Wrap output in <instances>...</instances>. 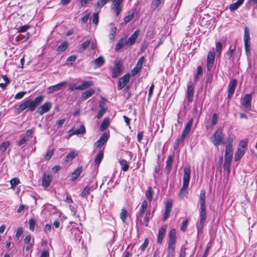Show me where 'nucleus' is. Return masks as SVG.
I'll return each instance as SVG.
<instances>
[{"instance_id":"obj_1","label":"nucleus","mask_w":257,"mask_h":257,"mask_svg":"<svg viewBox=\"0 0 257 257\" xmlns=\"http://www.w3.org/2000/svg\"><path fill=\"white\" fill-rule=\"evenodd\" d=\"M44 97L43 96H39L36 97L34 100L28 99L24 102L17 105L16 107L17 113H20L26 108H29L31 111H34L43 101Z\"/></svg>"},{"instance_id":"obj_2","label":"nucleus","mask_w":257,"mask_h":257,"mask_svg":"<svg viewBox=\"0 0 257 257\" xmlns=\"http://www.w3.org/2000/svg\"><path fill=\"white\" fill-rule=\"evenodd\" d=\"M44 97L43 96H39L36 97L34 100L28 99L24 102L17 105L16 107L17 113H20L26 108H29L31 111H34L43 101Z\"/></svg>"},{"instance_id":"obj_3","label":"nucleus","mask_w":257,"mask_h":257,"mask_svg":"<svg viewBox=\"0 0 257 257\" xmlns=\"http://www.w3.org/2000/svg\"><path fill=\"white\" fill-rule=\"evenodd\" d=\"M205 191L202 190L200 194V210L199 213L200 220L197 226L198 233L202 232L206 217V206H205Z\"/></svg>"},{"instance_id":"obj_4","label":"nucleus","mask_w":257,"mask_h":257,"mask_svg":"<svg viewBox=\"0 0 257 257\" xmlns=\"http://www.w3.org/2000/svg\"><path fill=\"white\" fill-rule=\"evenodd\" d=\"M190 167L189 165H186L184 169L183 184L179 192V197L181 198L184 197L187 192L190 176Z\"/></svg>"},{"instance_id":"obj_5","label":"nucleus","mask_w":257,"mask_h":257,"mask_svg":"<svg viewBox=\"0 0 257 257\" xmlns=\"http://www.w3.org/2000/svg\"><path fill=\"white\" fill-rule=\"evenodd\" d=\"M224 136L221 128H218L213 135L210 137V140L213 145L217 146L221 144H224Z\"/></svg>"},{"instance_id":"obj_6","label":"nucleus","mask_w":257,"mask_h":257,"mask_svg":"<svg viewBox=\"0 0 257 257\" xmlns=\"http://www.w3.org/2000/svg\"><path fill=\"white\" fill-rule=\"evenodd\" d=\"M243 40L245 52L248 55L250 54V33L249 29L246 27L244 28Z\"/></svg>"},{"instance_id":"obj_7","label":"nucleus","mask_w":257,"mask_h":257,"mask_svg":"<svg viewBox=\"0 0 257 257\" xmlns=\"http://www.w3.org/2000/svg\"><path fill=\"white\" fill-rule=\"evenodd\" d=\"M215 58V52L214 49L210 50L207 55V68L208 71H210L212 68Z\"/></svg>"},{"instance_id":"obj_8","label":"nucleus","mask_w":257,"mask_h":257,"mask_svg":"<svg viewBox=\"0 0 257 257\" xmlns=\"http://www.w3.org/2000/svg\"><path fill=\"white\" fill-rule=\"evenodd\" d=\"M109 135L107 133L102 134L99 139L95 143L94 146L97 148H100L108 140Z\"/></svg>"},{"instance_id":"obj_9","label":"nucleus","mask_w":257,"mask_h":257,"mask_svg":"<svg viewBox=\"0 0 257 257\" xmlns=\"http://www.w3.org/2000/svg\"><path fill=\"white\" fill-rule=\"evenodd\" d=\"M52 107V103L50 101L45 102L37 110V112L40 115H42L49 111Z\"/></svg>"},{"instance_id":"obj_10","label":"nucleus","mask_w":257,"mask_h":257,"mask_svg":"<svg viewBox=\"0 0 257 257\" xmlns=\"http://www.w3.org/2000/svg\"><path fill=\"white\" fill-rule=\"evenodd\" d=\"M130 75L129 74H126L119 79L118 82V89H122L129 82Z\"/></svg>"},{"instance_id":"obj_11","label":"nucleus","mask_w":257,"mask_h":257,"mask_svg":"<svg viewBox=\"0 0 257 257\" xmlns=\"http://www.w3.org/2000/svg\"><path fill=\"white\" fill-rule=\"evenodd\" d=\"M232 145L230 142H228L226 145L224 160L232 161Z\"/></svg>"},{"instance_id":"obj_12","label":"nucleus","mask_w":257,"mask_h":257,"mask_svg":"<svg viewBox=\"0 0 257 257\" xmlns=\"http://www.w3.org/2000/svg\"><path fill=\"white\" fill-rule=\"evenodd\" d=\"M122 0H114L112 4L111 8L116 12V16H118L122 11L121 3Z\"/></svg>"},{"instance_id":"obj_13","label":"nucleus","mask_w":257,"mask_h":257,"mask_svg":"<svg viewBox=\"0 0 257 257\" xmlns=\"http://www.w3.org/2000/svg\"><path fill=\"white\" fill-rule=\"evenodd\" d=\"M251 95L250 94H246L243 100L242 105L246 110H250L251 108Z\"/></svg>"},{"instance_id":"obj_14","label":"nucleus","mask_w":257,"mask_h":257,"mask_svg":"<svg viewBox=\"0 0 257 257\" xmlns=\"http://www.w3.org/2000/svg\"><path fill=\"white\" fill-rule=\"evenodd\" d=\"M194 95V85L192 82H189L187 84V99L191 102L193 100Z\"/></svg>"},{"instance_id":"obj_15","label":"nucleus","mask_w":257,"mask_h":257,"mask_svg":"<svg viewBox=\"0 0 257 257\" xmlns=\"http://www.w3.org/2000/svg\"><path fill=\"white\" fill-rule=\"evenodd\" d=\"M237 81L236 79L232 80L229 85L228 88V95L227 97L228 98H230L232 95L234 93L235 88L236 86Z\"/></svg>"},{"instance_id":"obj_16","label":"nucleus","mask_w":257,"mask_h":257,"mask_svg":"<svg viewBox=\"0 0 257 257\" xmlns=\"http://www.w3.org/2000/svg\"><path fill=\"white\" fill-rule=\"evenodd\" d=\"M121 64L119 62L116 63L112 70V77L116 78L119 75L122 70Z\"/></svg>"},{"instance_id":"obj_17","label":"nucleus","mask_w":257,"mask_h":257,"mask_svg":"<svg viewBox=\"0 0 257 257\" xmlns=\"http://www.w3.org/2000/svg\"><path fill=\"white\" fill-rule=\"evenodd\" d=\"M139 34V30H137L134 32V33L128 38V39L126 40V45L128 46H131L134 44L136 40H137Z\"/></svg>"},{"instance_id":"obj_18","label":"nucleus","mask_w":257,"mask_h":257,"mask_svg":"<svg viewBox=\"0 0 257 257\" xmlns=\"http://www.w3.org/2000/svg\"><path fill=\"white\" fill-rule=\"evenodd\" d=\"M193 123V119H191L187 123L185 127L184 128L182 135V140H184L185 138L188 135L190 131L191 127Z\"/></svg>"},{"instance_id":"obj_19","label":"nucleus","mask_w":257,"mask_h":257,"mask_svg":"<svg viewBox=\"0 0 257 257\" xmlns=\"http://www.w3.org/2000/svg\"><path fill=\"white\" fill-rule=\"evenodd\" d=\"M51 181L52 176L49 174L45 173L43 177L42 185L46 188L50 185Z\"/></svg>"},{"instance_id":"obj_20","label":"nucleus","mask_w":257,"mask_h":257,"mask_svg":"<svg viewBox=\"0 0 257 257\" xmlns=\"http://www.w3.org/2000/svg\"><path fill=\"white\" fill-rule=\"evenodd\" d=\"M172 207V205L171 203L168 202L165 205V210L164 214V216L163 217V220L166 221V220L168 218L170 213L171 210V208Z\"/></svg>"},{"instance_id":"obj_21","label":"nucleus","mask_w":257,"mask_h":257,"mask_svg":"<svg viewBox=\"0 0 257 257\" xmlns=\"http://www.w3.org/2000/svg\"><path fill=\"white\" fill-rule=\"evenodd\" d=\"M95 92V90L90 89L82 93L81 95V100H84L91 97Z\"/></svg>"},{"instance_id":"obj_22","label":"nucleus","mask_w":257,"mask_h":257,"mask_svg":"<svg viewBox=\"0 0 257 257\" xmlns=\"http://www.w3.org/2000/svg\"><path fill=\"white\" fill-rule=\"evenodd\" d=\"M94 190L93 187L87 186H86L81 192L80 196L82 197H87L89 194L90 192Z\"/></svg>"},{"instance_id":"obj_23","label":"nucleus","mask_w":257,"mask_h":257,"mask_svg":"<svg viewBox=\"0 0 257 257\" xmlns=\"http://www.w3.org/2000/svg\"><path fill=\"white\" fill-rule=\"evenodd\" d=\"M93 85V82L92 81H84L82 83L78 86V88L80 90H83Z\"/></svg>"},{"instance_id":"obj_24","label":"nucleus","mask_w":257,"mask_h":257,"mask_svg":"<svg viewBox=\"0 0 257 257\" xmlns=\"http://www.w3.org/2000/svg\"><path fill=\"white\" fill-rule=\"evenodd\" d=\"M166 226H162L159 229L158 235V241H162L166 232Z\"/></svg>"},{"instance_id":"obj_25","label":"nucleus","mask_w":257,"mask_h":257,"mask_svg":"<svg viewBox=\"0 0 257 257\" xmlns=\"http://www.w3.org/2000/svg\"><path fill=\"white\" fill-rule=\"evenodd\" d=\"M173 157L172 156H169L168 157L167 161H166V169L167 170V173L169 174L170 172V171L172 169V163H173Z\"/></svg>"},{"instance_id":"obj_26","label":"nucleus","mask_w":257,"mask_h":257,"mask_svg":"<svg viewBox=\"0 0 257 257\" xmlns=\"http://www.w3.org/2000/svg\"><path fill=\"white\" fill-rule=\"evenodd\" d=\"M82 168L81 167H79L77 168L72 174L71 175V179L73 181L75 180L78 178V177L80 175L81 173L82 172Z\"/></svg>"},{"instance_id":"obj_27","label":"nucleus","mask_w":257,"mask_h":257,"mask_svg":"<svg viewBox=\"0 0 257 257\" xmlns=\"http://www.w3.org/2000/svg\"><path fill=\"white\" fill-rule=\"evenodd\" d=\"M104 58L102 56H99L92 62L95 65L96 67H100L104 64Z\"/></svg>"},{"instance_id":"obj_28","label":"nucleus","mask_w":257,"mask_h":257,"mask_svg":"<svg viewBox=\"0 0 257 257\" xmlns=\"http://www.w3.org/2000/svg\"><path fill=\"white\" fill-rule=\"evenodd\" d=\"M244 0H238L236 2L230 5L229 9L231 11L236 10L243 3Z\"/></svg>"},{"instance_id":"obj_29","label":"nucleus","mask_w":257,"mask_h":257,"mask_svg":"<svg viewBox=\"0 0 257 257\" xmlns=\"http://www.w3.org/2000/svg\"><path fill=\"white\" fill-rule=\"evenodd\" d=\"M78 153L76 151H72L69 153L65 158L66 162H69L72 161L73 159H74L76 156H77Z\"/></svg>"},{"instance_id":"obj_30","label":"nucleus","mask_w":257,"mask_h":257,"mask_svg":"<svg viewBox=\"0 0 257 257\" xmlns=\"http://www.w3.org/2000/svg\"><path fill=\"white\" fill-rule=\"evenodd\" d=\"M125 45H126V39L124 38H122L120 39L117 44H116L115 47V51H118L120 49H121Z\"/></svg>"},{"instance_id":"obj_31","label":"nucleus","mask_w":257,"mask_h":257,"mask_svg":"<svg viewBox=\"0 0 257 257\" xmlns=\"http://www.w3.org/2000/svg\"><path fill=\"white\" fill-rule=\"evenodd\" d=\"M154 194V191L153 190L152 187H148V190H147V191L146 192V196L150 202L152 201V200L153 199Z\"/></svg>"},{"instance_id":"obj_32","label":"nucleus","mask_w":257,"mask_h":257,"mask_svg":"<svg viewBox=\"0 0 257 257\" xmlns=\"http://www.w3.org/2000/svg\"><path fill=\"white\" fill-rule=\"evenodd\" d=\"M109 1L110 0H99L94 5L93 7L96 10L100 9Z\"/></svg>"},{"instance_id":"obj_33","label":"nucleus","mask_w":257,"mask_h":257,"mask_svg":"<svg viewBox=\"0 0 257 257\" xmlns=\"http://www.w3.org/2000/svg\"><path fill=\"white\" fill-rule=\"evenodd\" d=\"M244 150L243 148H238L237 149V151L235 153V157L234 160L235 161H238L240 159V158L243 156L244 154Z\"/></svg>"},{"instance_id":"obj_34","label":"nucleus","mask_w":257,"mask_h":257,"mask_svg":"<svg viewBox=\"0 0 257 257\" xmlns=\"http://www.w3.org/2000/svg\"><path fill=\"white\" fill-rule=\"evenodd\" d=\"M119 162L120 165L122 166V170L124 172L127 171L129 168V165L127 162L125 160L120 159L119 160Z\"/></svg>"},{"instance_id":"obj_35","label":"nucleus","mask_w":257,"mask_h":257,"mask_svg":"<svg viewBox=\"0 0 257 257\" xmlns=\"http://www.w3.org/2000/svg\"><path fill=\"white\" fill-rule=\"evenodd\" d=\"M109 120L108 118H105L102 122L101 123L100 127L99 130L101 131H103L105 130L109 125Z\"/></svg>"},{"instance_id":"obj_36","label":"nucleus","mask_w":257,"mask_h":257,"mask_svg":"<svg viewBox=\"0 0 257 257\" xmlns=\"http://www.w3.org/2000/svg\"><path fill=\"white\" fill-rule=\"evenodd\" d=\"M103 157V151L102 150H100L99 152L97 153L96 158L95 159V164L99 165L100 163L101 162Z\"/></svg>"},{"instance_id":"obj_37","label":"nucleus","mask_w":257,"mask_h":257,"mask_svg":"<svg viewBox=\"0 0 257 257\" xmlns=\"http://www.w3.org/2000/svg\"><path fill=\"white\" fill-rule=\"evenodd\" d=\"M68 44L67 42L65 41L61 43L57 48V51L59 52H64L68 47Z\"/></svg>"},{"instance_id":"obj_38","label":"nucleus","mask_w":257,"mask_h":257,"mask_svg":"<svg viewBox=\"0 0 257 257\" xmlns=\"http://www.w3.org/2000/svg\"><path fill=\"white\" fill-rule=\"evenodd\" d=\"M29 35L28 33L25 35H19L16 37V40L21 42H24L26 41L29 38Z\"/></svg>"},{"instance_id":"obj_39","label":"nucleus","mask_w":257,"mask_h":257,"mask_svg":"<svg viewBox=\"0 0 257 257\" xmlns=\"http://www.w3.org/2000/svg\"><path fill=\"white\" fill-rule=\"evenodd\" d=\"M120 218L121 220L124 222L127 216V213L125 209L123 207L121 209V212L120 213Z\"/></svg>"},{"instance_id":"obj_40","label":"nucleus","mask_w":257,"mask_h":257,"mask_svg":"<svg viewBox=\"0 0 257 257\" xmlns=\"http://www.w3.org/2000/svg\"><path fill=\"white\" fill-rule=\"evenodd\" d=\"M116 30H117V29L115 27H112L110 30V33L109 35V40H110L111 42H113V41L114 39V38H115V36L116 35Z\"/></svg>"},{"instance_id":"obj_41","label":"nucleus","mask_w":257,"mask_h":257,"mask_svg":"<svg viewBox=\"0 0 257 257\" xmlns=\"http://www.w3.org/2000/svg\"><path fill=\"white\" fill-rule=\"evenodd\" d=\"M85 128L84 125L82 124L79 126V127L78 130H76L73 134L74 135H83L85 133Z\"/></svg>"},{"instance_id":"obj_42","label":"nucleus","mask_w":257,"mask_h":257,"mask_svg":"<svg viewBox=\"0 0 257 257\" xmlns=\"http://www.w3.org/2000/svg\"><path fill=\"white\" fill-rule=\"evenodd\" d=\"M176 231L175 228H172L170 230L169 236L170 241H175L176 239Z\"/></svg>"},{"instance_id":"obj_43","label":"nucleus","mask_w":257,"mask_h":257,"mask_svg":"<svg viewBox=\"0 0 257 257\" xmlns=\"http://www.w3.org/2000/svg\"><path fill=\"white\" fill-rule=\"evenodd\" d=\"M67 82L66 81H63L55 85H54L53 86L55 91H57L61 90L63 86H65L67 84Z\"/></svg>"},{"instance_id":"obj_44","label":"nucleus","mask_w":257,"mask_h":257,"mask_svg":"<svg viewBox=\"0 0 257 257\" xmlns=\"http://www.w3.org/2000/svg\"><path fill=\"white\" fill-rule=\"evenodd\" d=\"M20 183V180L18 178H14L10 181L11 188L15 189L17 185Z\"/></svg>"},{"instance_id":"obj_45","label":"nucleus","mask_w":257,"mask_h":257,"mask_svg":"<svg viewBox=\"0 0 257 257\" xmlns=\"http://www.w3.org/2000/svg\"><path fill=\"white\" fill-rule=\"evenodd\" d=\"M10 143L9 141H6L3 143L0 146V151L1 152H4L10 146Z\"/></svg>"},{"instance_id":"obj_46","label":"nucleus","mask_w":257,"mask_h":257,"mask_svg":"<svg viewBox=\"0 0 257 257\" xmlns=\"http://www.w3.org/2000/svg\"><path fill=\"white\" fill-rule=\"evenodd\" d=\"M231 161L224 160V163L223 165V168L226 170L228 174L230 173V166Z\"/></svg>"},{"instance_id":"obj_47","label":"nucleus","mask_w":257,"mask_h":257,"mask_svg":"<svg viewBox=\"0 0 257 257\" xmlns=\"http://www.w3.org/2000/svg\"><path fill=\"white\" fill-rule=\"evenodd\" d=\"M2 77L5 83H0V87L2 88H5L6 85L10 83V81L8 77L6 75H3L2 76Z\"/></svg>"},{"instance_id":"obj_48","label":"nucleus","mask_w":257,"mask_h":257,"mask_svg":"<svg viewBox=\"0 0 257 257\" xmlns=\"http://www.w3.org/2000/svg\"><path fill=\"white\" fill-rule=\"evenodd\" d=\"M202 72H203V71H202V68L201 66H198L197 67V74H196V76H195L194 79L195 81H197V80H198L200 77L202 76Z\"/></svg>"},{"instance_id":"obj_49","label":"nucleus","mask_w":257,"mask_h":257,"mask_svg":"<svg viewBox=\"0 0 257 257\" xmlns=\"http://www.w3.org/2000/svg\"><path fill=\"white\" fill-rule=\"evenodd\" d=\"M222 50V44L219 42H216V51L217 53L218 56H219L221 55Z\"/></svg>"},{"instance_id":"obj_50","label":"nucleus","mask_w":257,"mask_h":257,"mask_svg":"<svg viewBox=\"0 0 257 257\" xmlns=\"http://www.w3.org/2000/svg\"><path fill=\"white\" fill-rule=\"evenodd\" d=\"M144 61H145V57L144 56L140 57L139 58V59L138 60L136 66L138 68H140L141 69Z\"/></svg>"},{"instance_id":"obj_51","label":"nucleus","mask_w":257,"mask_h":257,"mask_svg":"<svg viewBox=\"0 0 257 257\" xmlns=\"http://www.w3.org/2000/svg\"><path fill=\"white\" fill-rule=\"evenodd\" d=\"M30 28L29 25H26L18 28V32L24 33L26 32Z\"/></svg>"},{"instance_id":"obj_52","label":"nucleus","mask_w":257,"mask_h":257,"mask_svg":"<svg viewBox=\"0 0 257 257\" xmlns=\"http://www.w3.org/2000/svg\"><path fill=\"white\" fill-rule=\"evenodd\" d=\"M29 228H30V229L31 230H32V231H34V228H35V224H36V220H35V219H34V218H31L29 220Z\"/></svg>"},{"instance_id":"obj_53","label":"nucleus","mask_w":257,"mask_h":257,"mask_svg":"<svg viewBox=\"0 0 257 257\" xmlns=\"http://www.w3.org/2000/svg\"><path fill=\"white\" fill-rule=\"evenodd\" d=\"M54 153V150L53 149L48 150L47 154L44 157V158L46 160H49L50 159V158L52 157V156L53 155Z\"/></svg>"},{"instance_id":"obj_54","label":"nucleus","mask_w":257,"mask_h":257,"mask_svg":"<svg viewBox=\"0 0 257 257\" xmlns=\"http://www.w3.org/2000/svg\"><path fill=\"white\" fill-rule=\"evenodd\" d=\"M134 13H132L131 14H130L128 16L124 17L123 20V22L124 24H126L128 22H130L134 18Z\"/></svg>"},{"instance_id":"obj_55","label":"nucleus","mask_w":257,"mask_h":257,"mask_svg":"<svg viewBox=\"0 0 257 257\" xmlns=\"http://www.w3.org/2000/svg\"><path fill=\"white\" fill-rule=\"evenodd\" d=\"M23 232V229L22 227H19L17 229V232L15 235L16 239L19 240L20 237Z\"/></svg>"},{"instance_id":"obj_56","label":"nucleus","mask_w":257,"mask_h":257,"mask_svg":"<svg viewBox=\"0 0 257 257\" xmlns=\"http://www.w3.org/2000/svg\"><path fill=\"white\" fill-rule=\"evenodd\" d=\"M235 51V49H229L228 52L227 53V55L228 57V59L230 60H233V55Z\"/></svg>"},{"instance_id":"obj_57","label":"nucleus","mask_w":257,"mask_h":257,"mask_svg":"<svg viewBox=\"0 0 257 257\" xmlns=\"http://www.w3.org/2000/svg\"><path fill=\"white\" fill-rule=\"evenodd\" d=\"M90 44V41L89 40H87L84 41L81 45V48L83 49V50H85Z\"/></svg>"},{"instance_id":"obj_58","label":"nucleus","mask_w":257,"mask_h":257,"mask_svg":"<svg viewBox=\"0 0 257 257\" xmlns=\"http://www.w3.org/2000/svg\"><path fill=\"white\" fill-rule=\"evenodd\" d=\"M218 116L216 113H214L212 115V119H211V124L212 125H215L217 123Z\"/></svg>"},{"instance_id":"obj_59","label":"nucleus","mask_w":257,"mask_h":257,"mask_svg":"<svg viewBox=\"0 0 257 257\" xmlns=\"http://www.w3.org/2000/svg\"><path fill=\"white\" fill-rule=\"evenodd\" d=\"M26 93V91L19 92L17 93L15 96L16 99H20L24 97L25 94Z\"/></svg>"},{"instance_id":"obj_60","label":"nucleus","mask_w":257,"mask_h":257,"mask_svg":"<svg viewBox=\"0 0 257 257\" xmlns=\"http://www.w3.org/2000/svg\"><path fill=\"white\" fill-rule=\"evenodd\" d=\"M99 15L98 13H95L93 15V23L97 25L98 22Z\"/></svg>"},{"instance_id":"obj_61","label":"nucleus","mask_w":257,"mask_h":257,"mask_svg":"<svg viewBox=\"0 0 257 257\" xmlns=\"http://www.w3.org/2000/svg\"><path fill=\"white\" fill-rule=\"evenodd\" d=\"M28 138L27 137H24L22 138L20 141L18 142V145L19 146H22V145L25 144L28 141Z\"/></svg>"},{"instance_id":"obj_62","label":"nucleus","mask_w":257,"mask_h":257,"mask_svg":"<svg viewBox=\"0 0 257 257\" xmlns=\"http://www.w3.org/2000/svg\"><path fill=\"white\" fill-rule=\"evenodd\" d=\"M188 224V220H185V221H184L183 222L182 226H181V227L180 228V229L182 231L185 232L186 230V228H187Z\"/></svg>"},{"instance_id":"obj_63","label":"nucleus","mask_w":257,"mask_h":257,"mask_svg":"<svg viewBox=\"0 0 257 257\" xmlns=\"http://www.w3.org/2000/svg\"><path fill=\"white\" fill-rule=\"evenodd\" d=\"M175 246V242H170L168 245V248L169 250V252L172 251V252L174 251Z\"/></svg>"},{"instance_id":"obj_64","label":"nucleus","mask_w":257,"mask_h":257,"mask_svg":"<svg viewBox=\"0 0 257 257\" xmlns=\"http://www.w3.org/2000/svg\"><path fill=\"white\" fill-rule=\"evenodd\" d=\"M247 146V141L242 140L240 142L239 146L240 147L239 148H246Z\"/></svg>"}]
</instances>
